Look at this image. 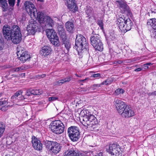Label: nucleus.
Segmentation results:
<instances>
[{"label": "nucleus", "instance_id": "nucleus-1", "mask_svg": "<svg viewBox=\"0 0 156 156\" xmlns=\"http://www.w3.org/2000/svg\"><path fill=\"white\" fill-rule=\"evenodd\" d=\"M2 32L5 38L8 41L11 40L15 44L19 43L22 40L20 29L17 25L10 27L8 25H5L3 27Z\"/></svg>", "mask_w": 156, "mask_h": 156}, {"label": "nucleus", "instance_id": "nucleus-2", "mask_svg": "<svg viewBox=\"0 0 156 156\" xmlns=\"http://www.w3.org/2000/svg\"><path fill=\"white\" fill-rule=\"evenodd\" d=\"M74 48L78 52H81L83 51H89L88 43L86 41V38L82 35L80 34L76 35Z\"/></svg>", "mask_w": 156, "mask_h": 156}, {"label": "nucleus", "instance_id": "nucleus-3", "mask_svg": "<svg viewBox=\"0 0 156 156\" xmlns=\"http://www.w3.org/2000/svg\"><path fill=\"white\" fill-rule=\"evenodd\" d=\"M117 23L121 31H124L130 30L131 28L133 23L129 18L126 19L124 16L117 19Z\"/></svg>", "mask_w": 156, "mask_h": 156}, {"label": "nucleus", "instance_id": "nucleus-4", "mask_svg": "<svg viewBox=\"0 0 156 156\" xmlns=\"http://www.w3.org/2000/svg\"><path fill=\"white\" fill-rule=\"evenodd\" d=\"M49 126L51 131L53 133L57 134L62 133L65 129L64 124L60 120H55L52 122Z\"/></svg>", "mask_w": 156, "mask_h": 156}, {"label": "nucleus", "instance_id": "nucleus-5", "mask_svg": "<svg viewBox=\"0 0 156 156\" xmlns=\"http://www.w3.org/2000/svg\"><path fill=\"white\" fill-rule=\"evenodd\" d=\"M115 3L122 13L126 14L130 16L132 15L131 10L127 4L126 2L124 0L116 1Z\"/></svg>", "mask_w": 156, "mask_h": 156}, {"label": "nucleus", "instance_id": "nucleus-6", "mask_svg": "<svg viewBox=\"0 0 156 156\" xmlns=\"http://www.w3.org/2000/svg\"><path fill=\"white\" fill-rule=\"evenodd\" d=\"M46 32L51 43L55 46H58L59 45L58 38L55 30L52 29H48L46 30Z\"/></svg>", "mask_w": 156, "mask_h": 156}, {"label": "nucleus", "instance_id": "nucleus-7", "mask_svg": "<svg viewBox=\"0 0 156 156\" xmlns=\"http://www.w3.org/2000/svg\"><path fill=\"white\" fill-rule=\"evenodd\" d=\"M17 54L18 58L22 62L24 63L30 58V55L28 54L27 52L25 51L24 48L19 46L17 47Z\"/></svg>", "mask_w": 156, "mask_h": 156}, {"label": "nucleus", "instance_id": "nucleus-8", "mask_svg": "<svg viewBox=\"0 0 156 156\" xmlns=\"http://www.w3.org/2000/svg\"><path fill=\"white\" fill-rule=\"evenodd\" d=\"M68 133L71 140L73 141L78 140L80 134L78 127L76 126H71L68 128Z\"/></svg>", "mask_w": 156, "mask_h": 156}, {"label": "nucleus", "instance_id": "nucleus-9", "mask_svg": "<svg viewBox=\"0 0 156 156\" xmlns=\"http://www.w3.org/2000/svg\"><path fill=\"white\" fill-rule=\"evenodd\" d=\"M107 151L111 155L115 156H121L122 155L120 146L116 143L111 144L109 145Z\"/></svg>", "mask_w": 156, "mask_h": 156}, {"label": "nucleus", "instance_id": "nucleus-10", "mask_svg": "<svg viewBox=\"0 0 156 156\" xmlns=\"http://www.w3.org/2000/svg\"><path fill=\"white\" fill-rule=\"evenodd\" d=\"M26 10L31 18L35 17V14L37 13V9L34 5L31 2L26 1L24 3Z\"/></svg>", "mask_w": 156, "mask_h": 156}, {"label": "nucleus", "instance_id": "nucleus-11", "mask_svg": "<svg viewBox=\"0 0 156 156\" xmlns=\"http://www.w3.org/2000/svg\"><path fill=\"white\" fill-rule=\"evenodd\" d=\"M82 123L84 126H87V124L91 123H98L97 119L93 115H84L81 118Z\"/></svg>", "mask_w": 156, "mask_h": 156}, {"label": "nucleus", "instance_id": "nucleus-12", "mask_svg": "<svg viewBox=\"0 0 156 156\" xmlns=\"http://www.w3.org/2000/svg\"><path fill=\"white\" fill-rule=\"evenodd\" d=\"M38 24L35 20H31L27 27V30L30 34H34L38 28Z\"/></svg>", "mask_w": 156, "mask_h": 156}, {"label": "nucleus", "instance_id": "nucleus-13", "mask_svg": "<svg viewBox=\"0 0 156 156\" xmlns=\"http://www.w3.org/2000/svg\"><path fill=\"white\" fill-rule=\"evenodd\" d=\"M119 113L121 115L122 117L125 118H128L132 117L134 115L133 111L127 105H126L122 111H121Z\"/></svg>", "mask_w": 156, "mask_h": 156}, {"label": "nucleus", "instance_id": "nucleus-14", "mask_svg": "<svg viewBox=\"0 0 156 156\" xmlns=\"http://www.w3.org/2000/svg\"><path fill=\"white\" fill-rule=\"evenodd\" d=\"M52 51L51 48L49 46H44L40 51V53L43 58L50 55Z\"/></svg>", "mask_w": 156, "mask_h": 156}, {"label": "nucleus", "instance_id": "nucleus-15", "mask_svg": "<svg viewBox=\"0 0 156 156\" xmlns=\"http://www.w3.org/2000/svg\"><path fill=\"white\" fill-rule=\"evenodd\" d=\"M32 143L33 146L35 149L40 151L42 149V145L40 140L34 136L32 137Z\"/></svg>", "mask_w": 156, "mask_h": 156}, {"label": "nucleus", "instance_id": "nucleus-16", "mask_svg": "<svg viewBox=\"0 0 156 156\" xmlns=\"http://www.w3.org/2000/svg\"><path fill=\"white\" fill-rule=\"evenodd\" d=\"M114 102L116 108L119 113L122 111L124 108L126 106L125 103L121 100L119 99H115Z\"/></svg>", "mask_w": 156, "mask_h": 156}, {"label": "nucleus", "instance_id": "nucleus-17", "mask_svg": "<svg viewBox=\"0 0 156 156\" xmlns=\"http://www.w3.org/2000/svg\"><path fill=\"white\" fill-rule=\"evenodd\" d=\"M35 17H34L33 18H36L39 23H43L45 22V17L44 14L41 12H37V13L35 14Z\"/></svg>", "mask_w": 156, "mask_h": 156}, {"label": "nucleus", "instance_id": "nucleus-18", "mask_svg": "<svg viewBox=\"0 0 156 156\" xmlns=\"http://www.w3.org/2000/svg\"><path fill=\"white\" fill-rule=\"evenodd\" d=\"M99 36L98 34H95L91 37L90 39V41L91 44L93 47L97 44L101 40L100 39Z\"/></svg>", "mask_w": 156, "mask_h": 156}, {"label": "nucleus", "instance_id": "nucleus-19", "mask_svg": "<svg viewBox=\"0 0 156 156\" xmlns=\"http://www.w3.org/2000/svg\"><path fill=\"white\" fill-rule=\"evenodd\" d=\"M53 146L51 147L50 151L56 154L58 153L60 150L61 146L60 145L55 142L54 143Z\"/></svg>", "mask_w": 156, "mask_h": 156}, {"label": "nucleus", "instance_id": "nucleus-20", "mask_svg": "<svg viewBox=\"0 0 156 156\" xmlns=\"http://www.w3.org/2000/svg\"><path fill=\"white\" fill-rule=\"evenodd\" d=\"M65 27L67 31L73 33L74 30V24L72 22L68 21L65 23Z\"/></svg>", "mask_w": 156, "mask_h": 156}, {"label": "nucleus", "instance_id": "nucleus-21", "mask_svg": "<svg viewBox=\"0 0 156 156\" xmlns=\"http://www.w3.org/2000/svg\"><path fill=\"white\" fill-rule=\"evenodd\" d=\"M147 25L151 27L152 30H156V19L155 18L151 19L147 22Z\"/></svg>", "mask_w": 156, "mask_h": 156}, {"label": "nucleus", "instance_id": "nucleus-22", "mask_svg": "<svg viewBox=\"0 0 156 156\" xmlns=\"http://www.w3.org/2000/svg\"><path fill=\"white\" fill-rule=\"evenodd\" d=\"M45 26L48 27H52L54 25V22L52 19L49 16H46L45 18Z\"/></svg>", "mask_w": 156, "mask_h": 156}, {"label": "nucleus", "instance_id": "nucleus-23", "mask_svg": "<svg viewBox=\"0 0 156 156\" xmlns=\"http://www.w3.org/2000/svg\"><path fill=\"white\" fill-rule=\"evenodd\" d=\"M72 77L70 76H67L66 78L60 80L56 82V84L61 85L62 84L69 82L71 80Z\"/></svg>", "mask_w": 156, "mask_h": 156}, {"label": "nucleus", "instance_id": "nucleus-24", "mask_svg": "<svg viewBox=\"0 0 156 156\" xmlns=\"http://www.w3.org/2000/svg\"><path fill=\"white\" fill-rule=\"evenodd\" d=\"M0 5L2 8L3 11H7L8 5L7 0H0Z\"/></svg>", "mask_w": 156, "mask_h": 156}, {"label": "nucleus", "instance_id": "nucleus-25", "mask_svg": "<svg viewBox=\"0 0 156 156\" xmlns=\"http://www.w3.org/2000/svg\"><path fill=\"white\" fill-rule=\"evenodd\" d=\"M93 47L95 49L100 51H102L103 49V46L101 41H100L98 43L96 44Z\"/></svg>", "mask_w": 156, "mask_h": 156}, {"label": "nucleus", "instance_id": "nucleus-26", "mask_svg": "<svg viewBox=\"0 0 156 156\" xmlns=\"http://www.w3.org/2000/svg\"><path fill=\"white\" fill-rule=\"evenodd\" d=\"M55 142H54L51 141L46 140L45 142V145L47 148L50 151L51 148V146H52L54 143H55Z\"/></svg>", "mask_w": 156, "mask_h": 156}, {"label": "nucleus", "instance_id": "nucleus-27", "mask_svg": "<svg viewBox=\"0 0 156 156\" xmlns=\"http://www.w3.org/2000/svg\"><path fill=\"white\" fill-rule=\"evenodd\" d=\"M87 127V128H88L89 129H90L91 130H93L94 129L96 128L98 126V123H91L90 124H87V126H86Z\"/></svg>", "mask_w": 156, "mask_h": 156}, {"label": "nucleus", "instance_id": "nucleus-28", "mask_svg": "<svg viewBox=\"0 0 156 156\" xmlns=\"http://www.w3.org/2000/svg\"><path fill=\"white\" fill-rule=\"evenodd\" d=\"M65 156H76V153L73 150L67 151L65 152Z\"/></svg>", "mask_w": 156, "mask_h": 156}, {"label": "nucleus", "instance_id": "nucleus-29", "mask_svg": "<svg viewBox=\"0 0 156 156\" xmlns=\"http://www.w3.org/2000/svg\"><path fill=\"white\" fill-rule=\"evenodd\" d=\"M5 128V125L2 123H0V138L2 135V134L4 132Z\"/></svg>", "mask_w": 156, "mask_h": 156}, {"label": "nucleus", "instance_id": "nucleus-30", "mask_svg": "<svg viewBox=\"0 0 156 156\" xmlns=\"http://www.w3.org/2000/svg\"><path fill=\"white\" fill-rule=\"evenodd\" d=\"M21 93V91L20 90L16 92L15 94L11 97V99L13 100H16V98L17 99L18 97Z\"/></svg>", "mask_w": 156, "mask_h": 156}, {"label": "nucleus", "instance_id": "nucleus-31", "mask_svg": "<svg viewBox=\"0 0 156 156\" xmlns=\"http://www.w3.org/2000/svg\"><path fill=\"white\" fill-rule=\"evenodd\" d=\"M92 9L90 7L87 8V10H86V14L87 15L88 17L90 18V16L92 14Z\"/></svg>", "mask_w": 156, "mask_h": 156}, {"label": "nucleus", "instance_id": "nucleus-32", "mask_svg": "<svg viewBox=\"0 0 156 156\" xmlns=\"http://www.w3.org/2000/svg\"><path fill=\"white\" fill-rule=\"evenodd\" d=\"M58 30L60 35L62 36V35H64L65 34V30L61 26L59 27L58 28Z\"/></svg>", "mask_w": 156, "mask_h": 156}, {"label": "nucleus", "instance_id": "nucleus-33", "mask_svg": "<svg viewBox=\"0 0 156 156\" xmlns=\"http://www.w3.org/2000/svg\"><path fill=\"white\" fill-rule=\"evenodd\" d=\"M125 92L124 90L121 88H119L115 90V95H119L120 94H122Z\"/></svg>", "mask_w": 156, "mask_h": 156}, {"label": "nucleus", "instance_id": "nucleus-34", "mask_svg": "<svg viewBox=\"0 0 156 156\" xmlns=\"http://www.w3.org/2000/svg\"><path fill=\"white\" fill-rule=\"evenodd\" d=\"M98 24L99 25L102 30L103 29V23L102 20L98 19L97 20Z\"/></svg>", "mask_w": 156, "mask_h": 156}, {"label": "nucleus", "instance_id": "nucleus-35", "mask_svg": "<svg viewBox=\"0 0 156 156\" xmlns=\"http://www.w3.org/2000/svg\"><path fill=\"white\" fill-rule=\"evenodd\" d=\"M64 44L65 47L66 48L68 51H69L70 48V44L69 41H64Z\"/></svg>", "mask_w": 156, "mask_h": 156}, {"label": "nucleus", "instance_id": "nucleus-36", "mask_svg": "<svg viewBox=\"0 0 156 156\" xmlns=\"http://www.w3.org/2000/svg\"><path fill=\"white\" fill-rule=\"evenodd\" d=\"M151 37L156 39V30H152L151 33Z\"/></svg>", "mask_w": 156, "mask_h": 156}, {"label": "nucleus", "instance_id": "nucleus-37", "mask_svg": "<svg viewBox=\"0 0 156 156\" xmlns=\"http://www.w3.org/2000/svg\"><path fill=\"white\" fill-rule=\"evenodd\" d=\"M101 86V84H94L91 87V88L93 90H95Z\"/></svg>", "mask_w": 156, "mask_h": 156}, {"label": "nucleus", "instance_id": "nucleus-38", "mask_svg": "<svg viewBox=\"0 0 156 156\" xmlns=\"http://www.w3.org/2000/svg\"><path fill=\"white\" fill-rule=\"evenodd\" d=\"M27 98V97H26V96H24L22 95V92L21 91V93L20 95L18 97L17 99L19 100H23Z\"/></svg>", "mask_w": 156, "mask_h": 156}, {"label": "nucleus", "instance_id": "nucleus-39", "mask_svg": "<svg viewBox=\"0 0 156 156\" xmlns=\"http://www.w3.org/2000/svg\"><path fill=\"white\" fill-rule=\"evenodd\" d=\"M35 95H40L43 93L42 90L41 89H35Z\"/></svg>", "mask_w": 156, "mask_h": 156}, {"label": "nucleus", "instance_id": "nucleus-40", "mask_svg": "<svg viewBox=\"0 0 156 156\" xmlns=\"http://www.w3.org/2000/svg\"><path fill=\"white\" fill-rule=\"evenodd\" d=\"M9 4L10 6L13 7L15 5V0H8Z\"/></svg>", "mask_w": 156, "mask_h": 156}, {"label": "nucleus", "instance_id": "nucleus-41", "mask_svg": "<svg viewBox=\"0 0 156 156\" xmlns=\"http://www.w3.org/2000/svg\"><path fill=\"white\" fill-rule=\"evenodd\" d=\"M58 98L57 97H50L48 98V100L50 101H55L58 99Z\"/></svg>", "mask_w": 156, "mask_h": 156}, {"label": "nucleus", "instance_id": "nucleus-42", "mask_svg": "<svg viewBox=\"0 0 156 156\" xmlns=\"http://www.w3.org/2000/svg\"><path fill=\"white\" fill-rule=\"evenodd\" d=\"M30 89L27 90L26 93V95L25 96H26V97L32 95Z\"/></svg>", "mask_w": 156, "mask_h": 156}, {"label": "nucleus", "instance_id": "nucleus-43", "mask_svg": "<svg viewBox=\"0 0 156 156\" xmlns=\"http://www.w3.org/2000/svg\"><path fill=\"white\" fill-rule=\"evenodd\" d=\"M9 107H12V106L8 105L6 106V107L5 106H3L0 109L2 111H5L7 109V108Z\"/></svg>", "mask_w": 156, "mask_h": 156}, {"label": "nucleus", "instance_id": "nucleus-44", "mask_svg": "<svg viewBox=\"0 0 156 156\" xmlns=\"http://www.w3.org/2000/svg\"><path fill=\"white\" fill-rule=\"evenodd\" d=\"M91 77L95 78H98L100 77V74L99 73H96L93 74L91 76Z\"/></svg>", "mask_w": 156, "mask_h": 156}, {"label": "nucleus", "instance_id": "nucleus-45", "mask_svg": "<svg viewBox=\"0 0 156 156\" xmlns=\"http://www.w3.org/2000/svg\"><path fill=\"white\" fill-rule=\"evenodd\" d=\"M24 69L23 67H19L16 68L15 69V71L16 72H18L19 71L22 70Z\"/></svg>", "mask_w": 156, "mask_h": 156}, {"label": "nucleus", "instance_id": "nucleus-46", "mask_svg": "<svg viewBox=\"0 0 156 156\" xmlns=\"http://www.w3.org/2000/svg\"><path fill=\"white\" fill-rule=\"evenodd\" d=\"M7 103V102L6 101H0V106H1L2 105H6Z\"/></svg>", "mask_w": 156, "mask_h": 156}, {"label": "nucleus", "instance_id": "nucleus-47", "mask_svg": "<svg viewBox=\"0 0 156 156\" xmlns=\"http://www.w3.org/2000/svg\"><path fill=\"white\" fill-rule=\"evenodd\" d=\"M110 39L112 40H113L115 38V36L114 34H112V35H111L109 37Z\"/></svg>", "mask_w": 156, "mask_h": 156}, {"label": "nucleus", "instance_id": "nucleus-48", "mask_svg": "<svg viewBox=\"0 0 156 156\" xmlns=\"http://www.w3.org/2000/svg\"><path fill=\"white\" fill-rule=\"evenodd\" d=\"M156 94V91H155L154 92H151V93H149L148 94V95L149 96H153Z\"/></svg>", "mask_w": 156, "mask_h": 156}, {"label": "nucleus", "instance_id": "nucleus-49", "mask_svg": "<svg viewBox=\"0 0 156 156\" xmlns=\"http://www.w3.org/2000/svg\"><path fill=\"white\" fill-rule=\"evenodd\" d=\"M31 92V94L34 95H35V89H33L31 88L30 89Z\"/></svg>", "mask_w": 156, "mask_h": 156}, {"label": "nucleus", "instance_id": "nucleus-50", "mask_svg": "<svg viewBox=\"0 0 156 156\" xmlns=\"http://www.w3.org/2000/svg\"><path fill=\"white\" fill-rule=\"evenodd\" d=\"M106 80L107 83H106V85L110 84L112 83L111 81L109 79H108Z\"/></svg>", "mask_w": 156, "mask_h": 156}, {"label": "nucleus", "instance_id": "nucleus-51", "mask_svg": "<svg viewBox=\"0 0 156 156\" xmlns=\"http://www.w3.org/2000/svg\"><path fill=\"white\" fill-rule=\"evenodd\" d=\"M142 69L141 68H139L135 69L134 71L136 72H139Z\"/></svg>", "mask_w": 156, "mask_h": 156}, {"label": "nucleus", "instance_id": "nucleus-52", "mask_svg": "<svg viewBox=\"0 0 156 156\" xmlns=\"http://www.w3.org/2000/svg\"><path fill=\"white\" fill-rule=\"evenodd\" d=\"M143 67L145 69H147L148 68L147 64V63L144 65Z\"/></svg>", "mask_w": 156, "mask_h": 156}, {"label": "nucleus", "instance_id": "nucleus-53", "mask_svg": "<svg viewBox=\"0 0 156 156\" xmlns=\"http://www.w3.org/2000/svg\"><path fill=\"white\" fill-rule=\"evenodd\" d=\"M76 156H85V155L82 154L76 153Z\"/></svg>", "mask_w": 156, "mask_h": 156}, {"label": "nucleus", "instance_id": "nucleus-54", "mask_svg": "<svg viewBox=\"0 0 156 156\" xmlns=\"http://www.w3.org/2000/svg\"><path fill=\"white\" fill-rule=\"evenodd\" d=\"M107 83L106 80H105V81H104L103 82H102L100 84H101V85H104V84H105L106 83Z\"/></svg>", "mask_w": 156, "mask_h": 156}, {"label": "nucleus", "instance_id": "nucleus-55", "mask_svg": "<svg viewBox=\"0 0 156 156\" xmlns=\"http://www.w3.org/2000/svg\"><path fill=\"white\" fill-rule=\"evenodd\" d=\"M98 156H103L102 152H100L98 154Z\"/></svg>", "mask_w": 156, "mask_h": 156}, {"label": "nucleus", "instance_id": "nucleus-56", "mask_svg": "<svg viewBox=\"0 0 156 156\" xmlns=\"http://www.w3.org/2000/svg\"><path fill=\"white\" fill-rule=\"evenodd\" d=\"M122 62H123L122 61L119 60L117 61V63H118V64H120L122 63Z\"/></svg>", "mask_w": 156, "mask_h": 156}, {"label": "nucleus", "instance_id": "nucleus-57", "mask_svg": "<svg viewBox=\"0 0 156 156\" xmlns=\"http://www.w3.org/2000/svg\"><path fill=\"white\" fill-rule=\"evenodd\" d=\"M147 66L148 65H153V64L151 63H150V62H148V63H147Z\"/></svg>", "mask_w": 156, "mask_h": 156}, {"label": "nucleus", "instance_id": "nucleus-58", "mask_svg": "<svg viewBox=\"0 0 156 156\" xmlns=\"http://www.w3.org/2000/svg\"><path fill=\"white\" fill-rule=\"evenodd\" d=\"M38 1H40L41 2H43L44 0H37Z\"/></svg>", "mask_w": 156, "mask_h": 156}, {"label": "nucleus", "instance_id": "nucleus-59", "mask_svg": "<svg viewBox=\"0 0 156 156\" xmlns=\"http://www.w3.org/2000/svg\"><path fill=\"white\" fill-rule=\"evenodd\" d=\"M86 80V79L83 80H80L81 82H83L84 81Z\"/></svg>", "mask_w": 156, "mask_h": 156}, {"label": "nucleus", "instance_id": "nucleus-60", "mask_svg": "<svg viewBox=\"0 0 156 156\" xmlns=\"http://www.w3.org/2000/svg\"><path fill=\"white\" fill-rule=\"evenodd\" d=\"M19 3H18V2H17V6H18L19 5Z\"/></svg>", "mask_w": 156, "mask_h": 156}, {"label": "nucleus", "instance_id": "nucleus-61", "mask_svg": "<svg viewBox=\"0 0 156 156\" xmlns=\"http://www.w3.org/2000/svg\"><path fill=\"white\" fill-rule=\"evenodd\" d=\"M45 76V74H43L42 75V77H43Z\"/></svg>", "mask_w": 156, "mask_h": 156}, {"label": "nucleus", "instance_id": "nucleus-62", "mask_svg": "<svg viewBox=\"0 0 156 156\" xmlns=\"http://www.w3.org/2000/svg\"><path fill=\"white\" fill-rule=\"evenodd\" d=\"M75 75L76 76H77V77H80L79 76H78V75H77V74H75Z\"/></svg>", "mask_w": 156, "mask_h": 156}, {"label": "nucleus", "instance_id": "nucleus-63", "mask_svg": "<svg viewBox=\"0 0 156 156\" xmlns=\"http://www.w3.org/2000/svg\"><path fill=\"white\" fill-rule=\"evenodd\" d=\"M20 0H17V2H18V3H20Z\"/></svg>", "mask_w": 156, "mask_h": 156}]
</instances>
